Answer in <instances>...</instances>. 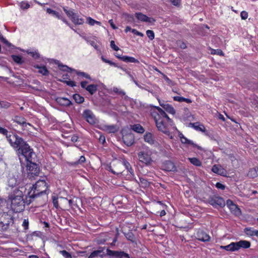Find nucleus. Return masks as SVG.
I'll return each instance as SVG.
<instances>
[{"instance_id":"48","label":"nucleus","mask_w":258,"mask_h":258,"mask_svg":"<svg viewBox=\"0 0 258 258\" xmlns=\"http://www.w3.org/2000/svg\"><path fill=\"white\" fill-rule=\"evenodd\" d=\"M146 35L150 40H152L155 38L154 32L152 30H148L146 31Z\"/></svg>"},{"instance_id":"21","label":"nucleus","mask_w":258,"mask_h":258,"mask_svg":"<svg viewBox=\"0 0 258 258\" xmlns=\"http://www.w3.org/2000/svg\"><path fill=\"white\" fill-rule=\"evenodd\" d=\"M32 83L35 85V86H33L32 85H28V87L29 88H31L33 90H34L35 91H42V87L41 86L40 82L37 80H34L32 82Z\"/></svg>"},{"instance_id":"3","label":"nucleus","mask_w":258,"mask_h":258,"mask_svg":"<svg viewBox=\"0 0 258 258\" xmlns=\"http://www.w3.org/2000/svg\"><path fill=\"white\" fill-rule=\"evenodd\" d=\"M48 186L44 180L37 181L35 184L32 186L31 190L27 194L26 198L28 197L29 200L27 201V205H29L35 199L39 198L42 196L47 197V190Z\"/></svg>"},{"instance_id":"16","label":"nucleus","mask_w":258,"mask_h":258,"mask_svg":"<svg viewBox=\"0 0 258 258\" xmlns=\"http://www.w3.org/2000/svg\"><path fill=\"white\" fill-rule=\"evenodd\" d=\"M236 251L238 250L240 248H248L250 246V242L246 240H240L234 242Z\"/></svg>"},{"instance_id":"31","label":"nucleus","mask_w":258,"mask_h":258,"mask_svg":"<svg viewBox=\"0 0 258 258\" xmlns=\"http://www.w3.org/2000/svg\"><path fill=\"white\" fill-rule=\"evenodd\" d=\"M108 240L107 236L106 234H102L100 237L96 239V242L98 244H103Z\"/></svg>"},{"instance_id":"45","label":"nucleus","mask_w":258,"mask_h":258,"mask_svg":"<svg viewBox=\"0 0 258 258\" xmlns=\"http://www.w3.org/2000/svg\"><path fill=\"white\" fill-rule=\"evenodd\" d=\"M123 16H124L125 20L127 22L131 23L134 22L135 19L133 15L128 14H124Z\"/></svg>"},{"instance_id":"6","label":"nucleus","mask_w":258,"mask_h":258,"mask_svg":"<svg viewBox=\"0 0 258 258\" xmlns=\"http://www.w3.org/2000/svg\"><path fill=\"white\" fill-rule=\"evenodd\" d=\"M35 154L33 153L31 155L30 158L25 157L27 162V170H29L28 176L29 178H31L34 176H38L40 172V166L39 164L35 163L32 161L33 156H35Z\"/></svg>"},{"instance_id":"43","label":"nucleus","mask_w":258,"mask_h":258,"mask_svg":"<svg viewBox=\"0 0 258 258\" xmlns=\"http://www.w3.org/2000/svg\"><path fill=\"white\" fill-rule=\"evenodd\" d=\"M74 72H75L77 74V75L79 76H82L86 79L91 80V78L89 74H88L85 72H80V71H78L76 70L74 71Z\"/></svg>"},{"instance_id":"42","label":"nucleus","mask_w":258,"mask_h":258,"mask_svg":"<svg viewBox=\"0 0 258 258\" xmlns=\"http://www.w3.org/2000/svg\"><path fill=\"white\" fill-rule=\"evenodd\" d=\"M122 162L124 166L125 167L126 169L128 170V171H129L131 174L134 175V170L132 169L130 163L125 160H123Z\"/></svg>"},{"instance_id":"60","label":"nucleus","mask_w":258,"mask_h":258,"mask_svg":"<svg viewBox=\"0 0 258 258\" xmlns=\"http://www.w3.org/2000/svg\"><path fill=\"white\" fill-rule=\"evenodd\" d=\"M240 16L242 20H245L248 17V13L246 11H242L240 13Z\"/></svg>"},{"instance_id":"62","label":"nucleus","mask_w":258,"mask_h":258,"mask_svg":"<svg viewBox=\"0 0 258 258\" xmlns=\"http://www.w3.org/2000/svg\"><path fill=\"white\" fill-rule=\"evenodd\" d=\"M66 14L71 19V18L73 17V16H75V13L73 12L72 10H69L68 11L66 12Z\"/></svg>"},{"instance_id":"50","label":"nucleus","mask_w":258,"mask_h":258,"mask_svg":"<svg viewBox=\"0 0 258 258\" xmlns=\"http://www.w3.org/2000/svg\"><path fill=\"white\" fill-rule=\"evenodd\" d=\"M59 252L65 258H72V255L70 253L67 251L65 250H60Z\"/></svg>"},{"instance_id":"56","label":"nucleus","mask_w":258,"mask_h":258,"mask_svg":"<svg viewBox=\"0 0 258 258\" xmlns=\"http://www.w3.org/2000/svg\"><path fill=\"white\" fill-rule=\"evenodd\" d=\"M219 175H220L221 176H225L226 177L227 176V171L224 169L222 167V166L221 167V168H220V170L219 171V173L218 174Z\"/></svg>"},{"instance_id":"58","label":"nucleus","mask_w":258,"mask_h":258,"mask_svg":"<svg viewBox=\"0 0 258 258\" xmlns=\"http://www.w3.org/2000/svg\"><path fill=\"white\" fill-rule=\"evenodd\" d=\"M110 47L115 51H118L119 49V47L115 45L113 40H111L110 42Z\"/></svg>"},{"instance_id":"37","label":"nucleus","mask_w":258,"mask_h":258,"mask_svg":"<svg viewBox=\"0 0 258 258\" xmlns=\"http://www.w3.org/2000/svg\"><path fill=\"white\" fill-rule=\"evenodd\" d=\"M173 100L174 101H178L180 102H182L183 101L186 102L187 103H190L192 102V101L190 99L186 98L181 96H174L173 97Z\"/></svg>"},{"instance_id":"63","label":"nucleus","mask_w":258,"mask_h":258,"mask_svg":"<svg viewBox=\"0 0 258 258\" xmlns=\"http://www.w3.org/2000/svg\"><path fill=\"white\" fill-rule=\"evenodd\" d=\"M87 22L89 24H90L91 26H93L95 24V20L93 19L91 17H88L87 18Z\"/></svg>"},{"instance_id":"12","label":"nucleus","mask_w":258,"mask_h":258,"mask_svg":"<svg viewBox=\"0 0 258 258\" xmlns=\"http://www.w3.org/2000/svg\"><path fill=\"white\" fill-rule=\"evenodd\" d=\"M135 16L138 20L142 22H146L153 24L156 21V20L154 18L149 17L141 12L136 13Z\"/></svg>"},{"instance_id":"24","label":"nucleus","mask_w":258,"mask_h":258,"mask_svg":"<svg viewBox=\"0 0 258 258\" xmlns=\"http://www.w3.org/2000/svg\"><path fill=\"white\" fill-rule=\"evenodd\" d=\"M247 176L252 178H254L258 176V167H255L250 168L247 173Z\"/></svg>"},{"instance_id":"20","label":"nucleus","mask_w":258,"mask_h":258,"mask_svg":"<svg viewBox=\"0 0 258 258\" xmlns=\"http://www.w3.org/2000/svg\"><path fill=\"white\" fill-rule=\"evenodd\" d=\"M189 126H191L197 131H201L203 133L206 132V130L204 125L202 124H200L199 122H196L195 123L190 122L189 123Z\"/></svg>"},{"instance_id":"40","label":"nucleus","mask_w":258,"mask_h":258,"mask_svg":"<svg viewBox=\"0 0 258 258\" xmlns=\"http://www.w3.org/2000/svg\"><path fill=\"white\" fill-rule=\"evenodd\" d=\"M188 160L190 161V162L195 166L200 167L202 165V162L197 158H189Z\"/></svg>"},{"instance_id":"2","label":"nucleus","mask_w":258,"mask_h":258,"mask_svg":"<svg viewBox=\"0 0 258 258\" xmlns=\"http://www.w3.org/2000/svg\"><path fill=\"white\" fill-rule=\"evenodd\" d=\"M24 187L15 188L9 196V199L11 202V208L16 213H19L25 209V202L23 198ZM27 200L26 201H28ZM26 203L27 204V202Z\"/></svg>"},{"instance_id":"46","label":"nucleus","mask_w":258,"mask_h":258,"mask_svg":"<svg viewBox=\"0 0 258 258\" xmlns=\"http://www.w3.org/2000/svg\"><path fill=\"white\" fill-rule=\"evenodd\" d=\"M12 132H9L7 129L1 127L0 128V134L6 136V139L7 140L9 135H10V133Z\"/></svg>"},{"instance_id":"4","label":"nucleus","mask_w":258,"mask_h":258,"mask_svg":"<svg viewBox=\"0 0 258 258\" xmlns=\"http://www.w3.org/2000/svg\"><path fill=\"white\" fill-rule=\"evenodd\" d=\"M106 256H108L109 258H131L130 255L123 251L112 250L108 248H106V254H102L98 250H95L90 253L88 258H104Z\"/></svg>"},{"instance_id":"25","label":"nucleus","mask_w":258,"mask_h":258,"mask_svg":"<svg viewBox=\"0 0 258 258\" xmlns=\"http://www.w3.org/2000/svg\"><path fill=\"white\" fill-rule=\"evenodd\" d=\"M98 87V85L91 84L87 86L86 90L92 95L97 91Z\"/></svg>"},{"instance_id":"52","label":"nucleus","mask_w":258,"mask_h":258,"mask_svg":"<svg viewBox=\"0 0 258 258\" xmlns=\"http://www.w3.org/2000/svg\"><path fill=\"white\" fill-rule=\"evenodd\" d=\"M60 82H62L65 84H66L68 86L74 87L76 86V83L72 81H67V80H59Z\"/></svg>"},{"instance_id":"19","label":"nucleus","mask_w":258,"mask_h":258,"mask_svg":"<svg viewBox=\"0 0 258 258\" xmlns=\"http://www.w3.org/2000/svg\"><path fill=\"white\" fill-rule=\"evenodd\" d=\"M109 94H112V92L115 93L116 94L123 96H124V99L127 100L129 99V97L127 96H125V93L122 90H120L117 87H113L112 89H110L108 91Z\"/></svg>"},{"instance_id":"11","label":"nucleus","mask_w":258,"mask_h":258,"mask_svg":"<svg viewBox=\"0 0 258 258\" xmlns=\"http://www.w3.org/2000/svg\"><path fill=\"white\" fill-rule=\"evenodd\" d=\"M122 134V140L123 143L128 147H131L135 143V136L132 133H126L123 135V131H121Z\"/></svg>"},{"instance_id":"54","label":"nucleus","mask_w":258,"mask_h":258,"mask_svg":"<svg viewBox=\"0 0 258 258\" xmlns=\"http://www.w3.org/2000/svg\"><path fill=\"white\" fill-rule=\"evenodd\" d=\"M127 62L140 63L139 61L137 59L128 56H127Z\"/></svg>"},{"instance_id":"33","label":"nucleus","mask_w":258,"mask_h":258,"mask_svg":"<svg viewBox=\"0 0 258 258\" xmlns=\"http://www.w3.org/2000/svg\"><path fill=\"white\" fill-rule=\"evenodd\" d=\"M86 161V158L84 156H81L79 159L75 162H69L68 164L71 166H77L79 164H82Z\"/></svg>"},{"instance_id":"55","label":"nucleus","mask_w":258,"mask_h":258,"mask_svg":"<svg viewBox=\"0 0 258 258\" xmlns=\"http://www.w3.org/2000/svg\"><path fill=\"white\" fill-rule=\"evenodd\" d=\"M52 203H53V206L57 209L58 208V201H57V197H55V196H52Z\"/></svg>"},{"instance_id":"26","label":"nucleus","mask_w":258,"mask_h":258,"mask_svg":"<svg viewBox=\"0 0 258 258\" xmlns=\"http://www.w3.org/2000/svg\"><path fill=\"white\" fill-rule=\"evenodd\" d=\"M181 142L182 144H187L191 145L193 147L197 148L199 150H202V148L201 147L195 144L192 141H190V140L187 139L185 137L182 139L181 140Z\"/></svg>"},{"instance_id":"27","label":"nucleus","mask_w":258,"mask_h":258,"mask_svg":"<svg viewBox=\"0 0 258 258\" xmlns=\"http://www.w3.org/2000/svg\"><path fill=\"white\" fill-rule=\"evenodd\" d=\"M131 128L134 131L139 134H143L145 132V130L143 127L140 124H136L133 125H131Z\"/></svg>"},{"instance_id":"8","label":"nucleus","mask_w":258,"mask_h":258,"mask_svg":"<svg viewBox=\"0 0 258 258\" xmlns=\"http://www.w3.org/2000/svg\"><path fill=\"white\" fill-rule=\"evenodd\" d=\"M158 130L165 134L168 135L169 131L165 124L164 119L159 118L158 116L154 118Z\"/></svg>"},{"instance_id":"51","label":"nucleus","mask_w":258,"mask_h":258,"mask_svg":"<svg viewBox=\"0 0 258 258\" xmlns=\"http://www.w3.org/2000/svg\"><path fill=\"white\" fill-rule=\"evenodd\" d=\"M221 167V165L215 164L212 166L211 170L214 173L218 174L219 171Z\"/></svg>"},{"instance_id":"29","label":"nucleus","mask_w":258,"mask_h":258,"mask_svg":"<svg viewBox=\"0 0 258 258\" xmlns=\"http://www.w3.org/2000/svg\"><path fill=\"white\" fill-rule=\"evenodd\" d=\"M71 20L75 25H82L84 23V19L83 18H79L76 13L75 16H73Z\"/></svg>"},{"instance_id":"36","label":"nucleus","mask_w":258,"mask_h":258,"mask_svg":"<svg viewBox=\"0 0 258 258\" xmlns=\"http://www.w3.org/2000/svg\"><path fill=\"white\" fill-rule=\"evenodd\" d=\"M73 99L75 102L78 104H81L84 102V98L81 96L79 94H75L73 96Z\"/></svg>"},{"instance_id":"13","label":"nucleus","mask_w":258,"mask_h":258,"mask_svg":"<svg viewBox=\"0 0 258 258\" xmlns=\"http://www.w3.org/2000/svg\"><path fill=\"white\" fill-rule=\"evenodd\" d=\"M162 168L166 171H175L176 167L173 162L170 160L164 161L162 164Z\"/></svg>"},{"instance_id":"49","label":"nucleus","mask_w":258,"mask_h":258,"mask_svg":"<svg viewBox=\"0 0 258 258\" xmlns=\"http://www.w3.org/2000/svg\"><path fill=\"white\" fill-rule=\"evenodd\" d=\"M211 53L213 54H218L220 56L224 55L223 52L222 51V50H221L220 49H211Z\"/></svg>"},{"instance_id":"53","label":"nucleus","mask_w":258,"mask_h":258,"mask_svg":"<svg viewBox=\"0 0 258 258\" xmlns=\"http://www.w3.org/2000/svg\"><path fill=\"white\" fill-rule=\"evenodd\" d=\"M76 203L77 201H75L74 199H70L69 200V206L72 208H74L75 207H78Z\"/></svg>"},{"instance_id":"59","label":"nucleus","mask_w":258,"mask_h":258,"mask_svg":"<svg viewBox=\"0 0 258 258\" xmlns=\"http://www.w3.org/2000/svg\"><path fill=\"white\" fill-rule=\"evenodd\" d=\"M216 187L218 188V189H222V190H224L225 189V185L222 184L220 182H217L216 185H215Z\"/></svg>"},{"instance_id":"44","label":"nucleus","mask_w":258,"mask_h":258,"mask_svg":"<svg viewBox=\"0 0 258 258\" xmlns=\"http://www.w3.org/2000/svg\"><path fill=\"white\" fill-rule=\"evenodd\" d=\"M257 230H251L250 228H245L244 229V232L247 235L249 236H255V232H257Z\"/></svg>"},{"instance_id":"5","label":"nucleus","mask_w":258,"mask_h":258,"mask_svg":"<svg viewBox=\"0 0 258 258\" xmlns=\"http://www.w3.org/2000/svg\"><path fill=\"white\" fill-rule=\"evenodd\" d=\"M14 224V217L12 214L4 212L0 215V231H7Z\"/></svg>"},{"instance_id":"34","label":"nucleus","mask_w":258,"mask_h":258,"mask_svg":"<svg viewBox=\"0 0 258 258\" xmlns=\"http://www.w3.org/2000/svg\"><path fill=\"white\" fill-rule=\"evenodd\" d=\"M105 128L109 133H115L118 131V127L116 125H106Z\"/></svg>"},{"instance_id":"32","label":"nucleus","mask_w":258,"mask_h":258,"mask_svg":"<svg viewBox=\"0 0 258 258\" xmlns=\"http://www.w3.org/2000/svg\"><path fill=\"white\" fill-rule=\"evenodd\" d=\"M229 208L231 212L235 215L239 216L241 215V210L236 204H234L232 206H231Z\"/></svg>"},{"instance_id":"57","label":"nucleus","mask_w":258,"mask_h":258,"mask_svg":"<svg viewBox=\"0 0 258 258\" xmlns=\"http://www.w3.org/2000/svg\"><path fill=\"white\" fill-rule=\"evenodd\" d=\"M0 105L3 108H8L10 106V103L7 101H0Z\"/></svg>"},{"instance_id":"7","label":"nucleus","mask_w":258,"mask_h":258,"mask_svg":"<svg viewBox=\"0 0 258 258\" xmlns=\"http://www.w3.org/2000/svg\"><path fill=\"white\" fill-rule=\"evenodd\" d=\"M208 203L214 208H223L225 206V202L223 198L217 196H211L209 197Z\"/></svg>"},{"instance_id":"47","label":"nucleus","mask_w":258,"mask_h":258,"mask_svg":"<svg viewBox=\"0 0 258 258\" xmlns=\"http://www.w3.org/2000/svg\"><path fill=\"white\" fill-rule=\"evenodd\" d=\"M12 132H9L7 129L1 127L0 128V134L6 136V139L7 140L9 135H10V133Z\"/></svg>"},{"instance_id":"10","label":"nucleus","mask_w":258,"mask_h":258,"mask_svg":"<svg viewBox=\"0 0 258 258\" xmlns=\"http://www.w3.org/2000/svg\"><path fill=\"white\" fill-rule=\"evenodd\" d=\"M138 156L140 161L147 165H150L153 162L151 156L145 152L141 151L139 152Z\"/></svg>"},{"instance_id":"28","label":"nucleus","mask_w":258,"mask_h":258,"mask_svg":"<svg viewBox=\"0 0 258 258\" xmlns=\"http://www.w3.org/2000/svg\"><path fill=\"white\" fill-rule=\"evenodd\" d=\"M34 67L36 69H39L38 72L43 76H48L49 74V71L47 69L45 66L40 67L38 65H36Z\"/></svg>"},{"instance_id":"23","label":"nucleus","mask_w":258,"mask_h":258,"mask_svg":"<svg viewBox=\"0 0 258 258\" xmlns=\"http://www.w3.org/2000/svg\"><path fill=\"white\" fill-rule=\"evenodd\" d=\"M55 63L58 65V67L62 71L72 72L75 71V69L70 68L66 65H63L62 63H60L58 60L55 61Z\"/></svg>"},{"instance_id":"39","label":"nucleus","mask_w":258,"mask_h":258,"mask_svg":"<svg viewBox=\"0 0 258 258\" xmlns=\"http://www.w3.org/2000/svg\"><path fill=\"white\" fill-rule=\"evenodd\" d=\"M152 116L154 118H155V117H157L158 116L159 118H163V119L166 117H167V114L165 113V112L163 110L162 111V112L159 113L158 115L156 113V111H153L151 113Z\"/></svg>"},{"instance_id":"61","label":"nucleus","mask_w":258,"mask_h":258,"mask_svg":"<svg viewBox=\"0 0 258 258\" xmlns=\"http://www.w3.org/2000/svg\"><path fill=\"white\" fill-rule=\"evenodd\" d=\"M22 225L24 227L25 230L28 229V227H29V221H28V219H24Z\"/></svg>"},{"instance_id":"18","label":"nucleus","mask_w":258,"mask_h":258,"mask_svg":"<svg viewBox=\"0 0 258 258\" xmlns=\"http://www.w3.org/2000/svg\"><path fill=\"white\" fill-rule=\"evenodd\" d=\"M13 120L24 127L26 126L27 125H31L30 123L26 122V119L22 116H15L13 118Z\"/></svg>"},{"instance_id":"9","label":"nucleus","mask_w":258,"mask_h":258,"mask_svg":"<svg viewBox=\"0 0 258 258\" xmlns=\"http://www.w3.org/2000/svg\"><path fill=\"white\" fill-rule=\"evenodd\" d=\"M82 116L90 124H95L97 122L95 115L90 109H85L82 114Z\"/></svg>"},{"instance_id":"1","label":"nucleus","mask_w":258,"mask_h":258,"mask_svg":"<svg viewBox=\"0 0 258 258\" xmlns=\"http://www.w3.org/2000/svg\"><path fill=\"white\" fill-rule=\"evenodd\" d=\"M7 141L11 147L16 151L19 157L22 156L29 159L33 153V149L27 142L15 133H10Z\"/></svg>"},{"instance_id":"17","label":"nucleus","mask_w":258,"mask_h":258,"mask_svg":"<svg viewBox=\"0 0 258 258\" xmlns=\"http://www.w3.org/2000/svg\"><path fill=\"white\" fill-rule=\"evenodd\" d=\"M144 139L145 142L149 143L150 145H159L158 143L155 141L153 135L150 132L146 133L144 136Z\"/></svg>"},{"instance_id":"22","label":"nucleus","mask_w":258,"mask_h":258,"mask_svg":"<svg viewBox=\"0 0 258 258\" xmlns=\"http://www.w3.org/2000/svg\"><path fill=\"white\" fill-rule=\"evenodd\" d=\"M122 233H123L124 236L127 239V240L130 241L132 243H135L136 244H137V242L136 241L135 236L134 234L132 232V231H129L127 232L122 231Z\"/></svg>"},{"instance_id":"30","label":"nucleus","mask_w":258,"mask_h":258,"mask_svg":"<svg viewBox=\"0 0 258 258\" xmlns=\"http://www.w3.org/2000/svg\"><path fill=\"white\" fill-rule=\"evenodd\" d=\"M220 248L222 249H225L227 251H236L234 242H231L230 244L226 246H220Z\"/></svg>"},{"instance_id":"15","label":"nucleus","mask_w":258,"mask_h":258,"mask_svg":"<svg viewBox=\"0 0 258 258\" xmlns=\"http://www.w3.org/2000/svg\"><path fill=\"white\" fill-rule=\"evenodd\" d=\"M55 101L59 105L62 106H70V105L73 104V103L72 101L68 99L67 98L65 97H56L55 98Z\"/></svg>"},{"instance_id":"38","label":"nucleus","mask_w":258,"mask_h":258,"mask_svg":"<svg viewBox=\"0 0 258 258\" xmlns=\"http://www.w3.org/2000/svg\"><path fill=\"white\" fill-rule=\"evenodd\" d=\"M140 182V186L143 188H147L150 186V183L146 179L140 177L139 178Z\"/></svg>"},{"instance_id":"14","label":"nucleus","mask_w":258,"mask_h":258,"mask_svg":"<svg viewBox=\"0 0 258 258\" xmlns=\"http://www.w3.org/2000/svg\"><path fill=\"white\" fill-rule=\"evenodd\" d=\"M196 238L203 242L209 241L210 239V236L202 230H199L197 233Z\"/></svg>"},{"instance_id":"35","label":"nucleus","mask_w":258,"mask_h":258,"mask_svg":"<svg viewBox=\"0 0 258 258\" xmlns=\"http://www.w3.org/2000/svg\"><path fill=\"white\" fill-rule=\"evenodd\" d=\"M162 107L168 113L173 115L175 114V110L172 105L167 104L166 105H163Z\"/></svg>"},{"instance_id":"64","label":"nucleus","mask_w":258,"mask_h":258,"mask_svg":"<svg viewBox=\"0 0 258 258\" xmlns=\"http://www.w3.org/2000/svg\"><path fill=\"white\" fill-rule=\"evenodd\" d=\"M30 53L31 55L35 59H37L40 57L39 53L37 52H31Z\"/></svg>"},{"instance_id":"41","label":"nucleus","mask_w":258,"mask_h":258,"mask_svg":"<svg viewBox=\"0 0 258 258\" xmlns=\"http://www.w3.org/2000/svg\"><path fill=\"white\" fill-rule=\"evenodd\" d=\"M11 57L13 60L18 64H21L24 62V61L22 60V57L20 55H12Z\"/></svg>"}]
</instances>
